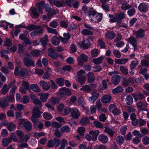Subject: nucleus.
Returning a JSON list of instances; mask_svg holds the SVG:
<instances>
[{"label":"nucleus","instance_id":"obj_1","mask_svg":"<svg viewBox=\"0 0 149 149\" xmlns=\"http://www.w3.org/2000/svg\"><path fill=\"white\" fill-rule=\"evenodd\" d=\"M33 103L35 104L38 105V107H33L31 120L33 123H36L38 122V118L41 116V113H42L40 111V109L42 108V105L41 102L38 98L35 100Z\"/></svg>","mask_w":149,"mask_h":149},{"label":"nucleus","instance_id":"obj_2","mask_svg":"<svg viewBox=\"0 0 149 149\" xmlns=\"http://www.w3.org/2000/svg\"><path fill=\"white\" fill-rule=\"evenodd\" d=\"M57 95L61 100H64L66 98V94L70 96L72 95V92L70 90L66 87H62L59 90V92L57 93Z\"/></svg>","mask_w":149,"mask_h":149},{"label":"nucleus","instance_id":"obj_3","mask_svg":"<svg viewBox=\"0 0 149 149\" xmlns=\"http://www.w3.org/2000/svg\"><path fill=\"white\" fill-rule=\"evenodd\" d=\"M109 111L115 116L119 115L121 113L120 109L118 108L114 104L110 105L109 107Z\"/></svg>","mask_w":149,"mask_h":149},{"label":"nucleus","instance_id":"obj_4","mask_svg":"<svg viewBox=\"0 0 149 149\" xmlns=\"http://www.w3.org/2000/svg\"><path fill=\"white\" fill-rule=\"evenodd\" d=\"M71 114L73 118L77 119L80 117V113L78 109L76 107H74L71 109Z\"/></svg>","mask_w":149,"mask_h":149},{"label":"nucleus","instance_id":"obj_5","mask_svg":"<svg viewBox=\"0 0 149 149\" xmlns=\"http://www.w3.org/2000/svg\"><path fill=\"white\" fill-rule=\"evenodd\" d=\"M78 64L79 65H82L84 64V62H87L88 61V57L84 54H82L77 58Z\"/></svg>","mask_w":149,"mask_h":149},{"label":"nucleus","instance_id":"obj_6","mask_svg":"<svg viewBox=\"0 0 149 149\" xmlns=\"http://www.w3.org/2000/svg\"><path fill=\"white\" fill-rule=\"evenodd\" d=\"M63 37L59 36V38L61 42L64 44L67 43L71 37L70 34L68 32L64 33L63 34Z\"/></svg>","mask_w":149,"mask_h":149},{"label":"nucleus","instance_id":"obj_7","mask_svg":"<svg viewBox=\"0 0 149 149\" xmlns=\"http://www.w3.org/2000/svg\"><path fill=\"white\" fill-rule=\"evenodd\" d=\"M138 9L140 12L143 13H145L148 10V6L146 3H141L139 6Z\"/></svg>","mask_w":149,"mask_h":149},{"label":"nucleus","instance_id":"obj_8","mask_svg":"<svg viewBox=\"0 0 149 149\" xmlns=\"http://www.w3.org/2000/svg\"><path fill=\"white\" fill-rule=\"evenodd\" d=\"M23 62L25 65L28 67L33 66L34 65V62L32 59L25 57L23 59Z\"/></svg>","mask_w":149,"mask_h":149},{"label":"nucleus","instance_id":"obj_9","mask_svg":"<svg viewBox=\"0 0 149 149\" xmlns=\"http://www.w3.org/2000/svg\"><path fill=\"white\" fill-rule=\"evenodd\" d=\"M39 84L44 91H47L50 88V86L49 85V83L46 82L44 81H40Z\"/></svg>","mask_w":149,"mask_h":149},{"label":"nucleus","instance_id":"obj_10","mask_svg":"<svg viewBox=\"0 0 149 149\" xmlns=\"http://www.w3.org/2000/svg\"><path fill=\"white\" fill-rule=\"evenodd\" d=\"M48 55L53 58L56 59L58 57V54L55 52L54 49L52 48H49L48 49Z\"/></svg>","mask_w":149,"mask_h":149},{"label":"nucleus","instance_id":"obj_11","mask_svg":"<svg viewBox=\"0 0 149 149\" xmlns=\"http://www.w3.org/2000/svg\"><path fill=\"white\" fill-rule=\"evenodd\" d=\"M120 77L118 74L113 75L111 78L112 83L113 84L116 85L120 81Z\"/></svg>","mask_w":149,"mask_h":149},{"label":"nucleus","instance_id":"obj_12","mask_svg":"<svg viewBox=\"0 0 149 149\" xmlns=\"http://www.w3.org/2000/svg\"><path fill=\"white\" fill-rule=\"evenodd\" d=\"M43 31L42 27L40 26H37L36 27L35 30L31 33V36H34L37 34L43 33Z\"/></svg>","mask_w":149,"mask_h":149},{"label":"nucleus","instance_id":"obj_13","mask_svg":"<svg viewBox=\"0 0 149 149\" xmlns=\"http://www.w3.org/2000/svg\"><path fill=\"white\" fill-rule=\"evenodd\" d=\"M92 96L88 98V100L93 103L95 101L97 100L99 97V94L96 92L92 91L91 93Z\"/></svg>","mask_w":149,"mask_h":149},{"label":"nucleus","instance_id":"obj_14","mask_svg":"<svg viewBox=\"0 0 149 149\" xmlns=\"http://www.w3.org/2000/svg\"><path fill=\"white\" fill-rule=\"evenodd\" d=\"M135 34L136 38H143L145 36V31L143 29H140L135 32Z\"/></svg>","mask_w":149,"mask_h":149},{"label":"nucleus","instance_id":"obj_15","mask_svg":"<svg viewBox=\"0 0 149 149\" xmlns=\"http://www.w3.org/2000/svg\"><path fill=\"white\" fill-rule=\"evenodd\" d=\"M121 8L123 10H126L132 7V6L127 3L125 0H123L121 2Z\"/></svg>","mask_w":149,"mask_h":149},{"label":"nucleus","instance_id":"obj_16","mask_svg":"<svg viewBox=\"0 0 149 149\" xmlns=\"http://www.w3.org/2000/svg\"><path fill=\"white\" fill-rule=\"evenodd\" d=\"M132 95L133 96L135 101L136 102L138 100H142L144 98V95L141 93H139L138 95L135 93H132Z\"/></svg>","mask_w":149,"mask_h":149},{"label":"nucleus","instance_id":"obj_17","mask_svg":"<svg viewBox=\"0 0 149 149\" xmlns=\"http://www.w3.org/2000/svg\"><path fill=\"white\" fill-rule=\"evenodd\" d=\"M90 42L88 39H84L81 43L82 47L84 49H87L90 47Z\"/></svg>","mask_w":149,"mask_h":149},{"label":"nucleus","instance_id":"obj_18","mask_svg":"<svg viewBox=\"0 0 149 149\" xmlns=\"http://www.w3.org/2000/svg\"><path fill=\"white\" fill-rule=\"evenodd\" d=\"M38 95L40 96V99L43 102H47V100L49 97V94L48 93H39Z\"/></svg>","mask_w":149,"mask_h":149},{"label":"nucleus","instance_id":"obj_19","mask_svg":"<svg viewBox=\"0 0 149 149\" xmlns=\"http://www.w3.org/2000/svg\"><path fill=\"white\" fill-rule=\"evenodd\" d=\"M111 99V96L109 95H103L101 98V100L103 103H108L109 102Z\"/></svg>","mask_w":149,"mask_h":149},{"label":"nucleus","instance_id":"obj_20","mask_svg":"<svg viewBox=\"0 0 149 149\" xmlns=\"http://www.w3.org/2000/svg\"><path fill=\"white\" fill-rule=\"evenodd\" d=\"M40 41L44 47H45L47 45V43L49 41L48 36L47 34L44 35L43 37L42 38L40 39Z\"/></svg>","mask_w":149,"mask_h":149},{"label":"nucleus","instance_id":"obj_21","mask_svg":"<svg viewBox=\"0 0 149 149\" xmlns=\"http://www.w3.org/2000/svg\"><path fill=\"white\" fill-rule=\"evenodd\" d=\"M136 115L134 113H132L130 115L132 124L134 126L136 125L138 123V120L136 118Z\"/></svg>","mask_w":149,"mask_h":149},{"label":"nucleus","instance_id":"obj_22","mask_svg":"<svg viewBox=\"0 0 149 149\" xmlns=\"http://www.w3.org/2000/svg\"><path fill=\"white\" fill-rule=\"evenodd\" d=\"M128 61V59L127 58L116 59L114 60L115 63L119 64H124Z\"/></svg>","mask_w":149,"mask_h":149},{"label":"nucleus","instance_id":"obj_23","mask_svg":"<svg viewBox=\"0 0 149 149\" xmlns=\"http://www.w3.org/2000/svg\"><path fill=\"white\" fill-rule=\"evenodd\" d=\"M99 140L103 143H107L108 140V137L103 134H101L98 137Z\"/></svg>","mask_w":149,"mask_h":149},{"label":"nucleus","instance_id":"obj_24","mask_svg":"<svg viewBox=\"0 0 149 149\" xmlns=\"http://www.w3.org/2000/svg\"><path fill=\"white\" fill-rule=\"evenodd\" d=\"M88 81L89 83L93 82L95 80V78L93 72H89L87 74Z\"/></svg>","mask_w":149,"mask_h":149},{"label":"nucleus","instance_id":"obj_25","mask_svg":"<svg viewBox=\"0 0 149 149\" xmlns=\"http://www.w3.org/2000/svg\"><path fill=\"white\" fill-rule=\"evenodd\" d=\"M23 122L22 124L24 125V126L25 130L27 131H30L31 130L32 128L31 124L29 122H24L22 121Z\"/></svg>","mask_w":149,"mask_h":149},{"label":"nucleus","instance_id":"obj_26","mask_svg":"<svg viewBox=\"0 0 149 149\" xmlns=\"http://www.w3.org/2000/svg\"><path fill=\"white\" fill-rule=\"evenodd\" d=\"M104 132L107 133L110 136L113 137L114 134V132L111 129L110 127L106 126L105 127V129Z\"/></svg>","mask_w":149,"mask_h":149},{"label":"nucleus","instance_id":"obj_27","mask_svg":"<svg viewBox=\"0 0 149 149\" xmlns=\"http://www.w3.org/2000/svg\"><path fill=\"white\" fill-rule=\"evenodd\" d=\"M9 90V88L8 87V85L6 84H4L0 91V93L2 95H6Z\"/></svg>","mask_w":149,"mask_h":149},{"label":"nucleus","instance_id":"obj_28","mask_svg":"<svg viewBox=\"0 0 149 149\" xmlns=\"http://www.w3.org/2000/svg\"><path fill=\"white\" fill-rule=\"evenodd\" d=\"M60 39L56 36H53L52 40V43L54 45L56 46L58 45L60 43Z\"/></svg>","mask_w":149,"mask_h":149},{"label":"nucleus","instance_id":"obj_29","mask_svg":"<svg viewBox=\"0 0 149 149\" xmlns=\"http://www.w3.org/2000/svg\"><path fill=\"white\" fill-rule=\"evenodd\" d=\"M43 26L47 28L46 29L49 33L55 35H58V32L55 29L49 27L47 25L45 26L43 25Z\"/></svg>","mask_w":149,"mask_h":149},{"label":"nucleus","instance_id":"obj_30","mask_svg":"<svg viewBox=\"0 0 149 149\" xmlns=\"http://www.w3.org/2000/svg\"><path fill=\"white\" fill-rule=\"evenodd\" d=\"M31 89L33 91L36 92H38L40 91V89L38 87V85L36 84H32L30 86Z\"/></svg>","mask_w":149,"mask_h":149},{"label":"nucleus","instance_id":"obj_31","mask_svg":"<svg viewBox=\"0 0 149 149\" xmlns=\"http://www.w3.org/2000/svg\"><path fill=\"white\" fill-rule=\"evenodd\" d=\"M105 35L108 39H111L116 36V34L113 31H110L106 33Z\"/></svg>","mask_w":149,"mask_h":149},{"label":"nucleus","instance_id":"obj_32","mask_svg":"<svg viewBox=\"0 0 149 149\" xmlns=\"http://www.w3.org/2000/svg\"><path fill=\"white\" fill-rule=\"evenodd\" d=\"M102 16L101 13H97L95 17L93 18V21L95 22H100L102 19Z\"/></svg>","mask_w":149,"mask_h":149},{"label":"nucleus","instance_id":"obj_33","mask_svg":"<svg viewBox=\"0 0 149 149\" xmlns=\"http://www.w3.org/2000/svg\"><path fill=\"white\" fill-rule=\"evenodd\" d=\"M89 119L87 118L84 117L81 120L80 123L81 125L85 126L89 123Z\"/></svg>","mask_w":149,"mask_h":149},{"label":"nucleus","instance_id":"obj_34","mask_svg":"<svg viewBox=\"0 0 149 149\" xmlns=\"http://www.w3.org/2000/svg\"><path fill=\"white\" fill-rule=\"evenodd\" d=\"M11 141V139L10 138H4L2 141V145L4 147H6L8 146L9 143H10Z\"/></svg>","mask_w":149,"mask_h":149},{"label":"nucleus","instance_id":"obj_35","mask_svg":"<svg viewBox=\"0 0 149 149\" xmlns=\"http://www.w3.org/2000/svg\"><path fill=\"white\" fill-rule=\"evenodd\" d=\"M54 5L58 7H62L65 5V3L64 1L61 0L60 1L56 0L55 1Z\"/></svg>","mask_w":149,"mask_h":149},{"label":"nucleus","instance_id":"obj_36","mask_svg":"<svg viewBox=\"0 0 149 149\" xmlns=\"http://www.w3.org/2000/svg\"><path fill=\"white\" fill-rule=\"evenodd\" d=\"M7 128L10 131H13L16 128V125L13 123L11 122L8 125Z\"/></svg>","mask_w":149,"mask_h":149},{"label":"nucleus","instance_id":"obj_37","mask_svg":"<svg viewBox=\"0 0 149 149\" xmlns=\"http://www.w3.org/2000/svg\"><path fill=\"white\" fill-rule=\"evenodd\" d=\"M123 91V87L121 86H119L113 89L112 90V92L113 94H116L118 93L122 92Z\"/></svg>","mask_w":149,"mask_h":149},{"label":"nucleus","instance_id":"obj_38","mask_svg":"<svg viewBox=\"0 0 149 149\" xmlns=\"http://www.w3.org/2000/svg\"><path fill=\"white\" fill-rule=\"evenodd\" d=\"M97 14V13L96 11L93 10V8L90 10L89 11L88 15L91 18V20L93 21V18H95V17H94V16H95Z\"/></svg>","mask_w":149,"mask_h":149},{"label":"nucleus","instance_id":"obj_39","mask_svg":"<svg viewBox=\"0 0 149 149\" xmlns=\"http://www.w3.org/2000/svg\"><path fill=\"white\" fill-rule=\"evenodd\" d=\"M41 51L37 49L31 50V54L35 57H38L40 56Z\"/></svg>","mask_w":149,"mask_h":149},{"label":"nucleus","instance_id":"obj_40","mask_svg":"<svg viewBox=\"0 0 149 149\" xmlns=\"http://www.w3.org/2000/svg\"><path fill=\"white\" fill-rule=\"evenodd\" d=\"M29 71L26 68H23L20 70V74L21 76H27L29 75Z\"/></svg>","mask_w":149,"mask_h":149},{"label":"nucleus","instance_id":"obj_41","mask_svg":"<svg viewBox=\"0 0 149 149\" xmlns=\"http://www.w3.org/2000/svg\"><path fill=\"white\" fill-rule=\"evenodd\" d=\"M82 34L84 35H91L93 34V32L87 29H84L81 31Z\"/></svg>","mask_w":149,"mask_h":149},{"label":"nucleus","instance_id":"obj_42","mask_svg":"<svg viewBox=\"0 0 149 149\" xmlns=\"http://www.w3.org/2000/svg\"><path fill=\"white\" fill-rule=\"evenodd\" d=\"M126 101L127 104L131 105L133 102V100L132 97L130 95L127 96L126 98Z\"/></svg>","mask_w":149,"mask_h":149},{"label":"nucleus","instance_id":"obj_43","mask_svg":"<svg viewBox=\"0 0 149 149\" xmlns=\"http://www.w3.org/2000/svg\"><path fill=\"white\" fill-rule=\"evenodd\" d=\"M45 9L46 12L49 14H51L53 15L55 14L56 13L55 10H52L50 6L47 4L45 6Z\"/></svg>","mask_w":149,"mask_h":149},{"label":"nucleus","instance_id":"obj_44","mask_svg":"<svg viewBox=\"0 0 149 149\" xmlns=\"http://www.w3.org/2000/svg\"><path fill=\"white\" fill-rule=\"evenodd\" d=\"M61 132L64 133H69L70 132V128L67 125H65L63 126L61 129Z\"/></svg>","mask_w":149,"mask_h":149},{"label":"nucleus","instance_id":"obj_45","mask_svg":"<svg viewBox=\"0 0 149 149\" xmlns=\"http://www.w3.org/2000/svg\"><path fill=\"white\" fill-rule=\"evenodd\" d=\"M117 142L118 143L119 145H121L124 142V138L122 136H118L116 138Z\"/></svg>","mask_w":149,"mask_h":149},{"label":"nucleus","instance_id":"obj_46","mask_svg":"<svg viewBox=\"0 0 149 149\" xmlns=\"http://www.w3.org/2000/svg\"><path fill=\"white\" fill-rule=\"evenodd\" d=\"M103 59V58L102 57H100L97 58H95L93 60V62L96 64H98L101 63Z\"/></svg>","mask_w":149,"mask_h":149},{"label":"nucleus","instance_id":"obj_47","mask_svg":"<svg viewBox=\"0 0 149 149\" xmlns=\"http://www.w3.org/2000/svg\"><path fill=\"white\" fill-rule=\"evenodd\" d=\"M98 45L101 49L105 48L106 45L105 43L102 39H99L98 40Z\"/></svg>","mask_w":149,"mask_h":149},{"label":"nucleus","instance_id":"obj_48","mask_svg":"<svg viewBox=\"0 0 149 149\" xmlns=\"http://www.w3.org/2000/svg\"><path fill=\"white\" fill-rule=\"evenodd\" d=\"M77 77V79H76V81H77L81 84H84L86 81L85 77Z\"/></svg>","mask_w":149,"mask_h":149},{"label":"nucleus","instance_id":"obj_49","mask_svg":"<svg viewBox=\"0 0 149 149\" xmlns=\"http://www.w3.org/2000/svg\"><path fill=\"white\" fill-rule=\"evenodd\" d=\"M99 131L98 130L95 131H91L89 132V134L92 135V136L94 138L96 139L97 136L99 135Z\"/></svg>","mask_w":149,"mask_h":149},{"label":"nucleus","instance_id":"obj_50","mask_svg":"<svg viewBox=\"0 0 149 149\" xmlns=\"http://www.w3.org/2000/svg\"><path fill=\"white\" fill-rule=\"evenodd\" d=\"M68 145L67 140L65 139H63L61 141V144L59 149H65V146Z\"/></svg>","mask_w":149,"mask_h":149},{"label":"nucleus","instance_id":"obj_51","mask_svg":"<svg viewBox=\"0 0 149 149\" xmlns=\"http://www.w3.org/2000/svg\"><path fill=\"white\" fill-rule=\"evenodd\" d=\"M64 81V80L62 78H58L56 80V83L60 86H62L63 85Z\"/></svg>","mask_w":149,"mask_h":149},{"label":"nucleus","instance_id":"obj_52","mask_svg":"<svg viewBox=\"0 0 149 149\" xmlns=\"http://www.w3.org/2000/svg\"><path fill=\"white\" fill-rule=\"evenodd\" d=\"M44 2L41 1L38 3V9L39 11V12L41 13H42V9L44 8Z\"/></svg>","mask_w":149,"mask_h":149},{"label":"nucleus","instance_id":"obj_53","mask_svg":"<svg viewBox=\"0 0 149 149\" xmlns=\"http://www.w3.org/2000/svg\"><path fill=\"white\" fill-rule=\"evenodd\" d=\"M1 70L2 72L5 74H8L10 72L8 67L6 66H2L1 68Z\"/></svg>","mask_w":149,"mask_h":149},{"label":"nucleus","instance_id":"obj_54","mask_svg":"<svg viewBox=\"0 0 149 149\" xmlns=\"http://www.w3.org/2000/svg\"><path fill=\"white\" fill-rule=\"evenodd\" d=\"M128 42L132 45L136 44L137 41L136 39L133 36H130L128 39Z\"/></svg>","mask_w":149,"mask_h":149},{"label":"nucleus","instance_id":"obj_55","mask_svg":"<svg viewBox=\"0 0 149 149\" xmlns=\"http://www.w3.org/2000/svg\"><path fill=\"white\" fill-rule=\"evenodd\" d=\"M85 131V128L83 127H80L77 130L78 133L81 136H83L84 135Z\"/></svg>","mask_w":149,"mask_h":149},{"label":"nucleus","instance_id":"obj_56","mask_svg":"<svg viewBox=\"0 0 149 149\" xmlns=\"http://www.w3.org/2000/svg\"><path fill=\"white\" fill-rule=\"evenodd\" d=\"M138 61H132L130 64V68L131 69H133L135 68L136 67L138 64Z\"/></svg>","mask_w":149,"mask_h":149},{"label":"nucleus","instance_id":"obj_57","mask_svg":"<svg viewBox=\"0 0 149 149\" xmlns=\"http://www.w3.org/2000/svg\"><path fill=\"white\" fill-rule=\"evenodd\" d=\"M60 101L57 98L53 97L50 99V102L54 104H56L59 103Z\"/></svg>","mask_w":149,"mask_h":149},{"label":"nucleus","instance_id":"obj_58","mask_svg":"<svg viewBox=\"0 0 149 149\" xmlns=\"http://www.w3.org/2000/svg\"><path fill=\"white\" fill-rule=\"evenodd\" d=\"M113 54L116 57L118 58H120L121 57V55L120 52L117 50L114 49L113 52Z\"/></svg>","mask_w":149,"mask_h":149},{"label":"nucleus","instance_id":"obj_59","mask_svg":"<svg viewBox=\"0 0 149 149\" xmlns=\"http://www.w3.org/2000/svg\"><path fill=\"white\" fill-rule=\"evenodd\" d=\"M120 69L123 73L127 74H128V70L127 68L123 66H121L120 67Z\"/></svg>","mask_w":149,"mask_h":149},{"label":"nucleus","instance_id":"obj_60","mask_svg":"<svg viewBox=\"0 0 149 149\" xmlns=\"http://www.w3.org/2000/svg\"><path fill=\"white\" fill-rule=\"evenodd\" d=\"M54 143V145H55L56 148L58 147L60 145L61 140L60 139L57 138H54L53 139Z\"/></svg>","mask_w":149,"mask_h":149},{"label":"nucleus","instance_id":"obj_61","mask_svg":"<svg viewBox=\"0 0 149 149\" xmlns=\"http://www.w3.org/2000/svg\"><path fill=\"white\" fill-rule=\"evenodd\" d=\"M60 24L61 26L62 27L67 28L68 27V22L64 20H62L60 22Z\"/></svg>","mask_w":149,"mask_h":149},{"label":"nucleus","instance_id":"obj_62","mask_svg":"<svg viewBox=\"0 0 149 149\" xmlns=\"http://www.w3.org/2000/svg\"><path fill=\"white\" fill-rule=\"evenodd\" d=\"M83 89L85 91L89 93L91 90L89 85H85L82 88H81V90Z\"/></svg>","mask_w":149,"mask_h":149},{"label":"nucleus","instance_id":"obj_63","mask_svg":"<svg viewBox=\"0 0 149 149\" xmlns=\"http://www.w3.org/2000/svg\"><path fill=\"white\" fill-rule=\"evenodd\" d=\"M58 25V23L56 21L54 20L51 22L49 24V26L54 28H56Z\"/></svg>","mask_w":149,"mask_h":149},{"label":"nucleus","instance_id":"obj_64","mask_svg":"<svg viewBox=\"0 0 149 149\" xmlns=\"http://www.w3.org/2000/svg\"><path fill=\"white\" fill-rule=\"evenodd\" d=\"M141 63L142 65L145 67L149 66V59L143 60L141 61Z\"/></svg>","mask_w":149,"mask_h":149}]
</instances>
